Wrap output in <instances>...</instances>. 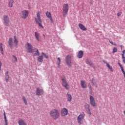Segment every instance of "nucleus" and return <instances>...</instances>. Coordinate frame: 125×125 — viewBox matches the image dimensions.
<instances>
[{
  "mask_svg": "<svg viewBox=\"0 0 125 125\" xmlns=\"http://www.w3.org/2000/svg\"><path fill=\"white\" fill-rule=\"evenodd\" d=\"M85 115L83 114H80L77 117V123L79 124V125H83V119H84V116Z\"/></svg>",
  "mask_w": 125,
  "mask_h": 125,
  "instance_id": "nucleus-7",
  "label": "nucleus"
},
{
  "mask_svg": "<svg viewBox=\"0 0 125 125\" xmlns=\"http://www.w3.org/2000/svg\"><path fill=\"white\" fill-rule=\"evenodd\" d=\"M14 42L15 45H18V43H19V41L16 36H14Z\"/></svg>",
  "mask_w": 125,
  "mask_h": 125,
  "instance_id": "nucleus-18",
  "label": "nucleus"
},
{
  "mask_svg": "<svg viewBox=\"0 0 125 125\" xmlns=\"http://www.w3.org/2000/svg\"><path fill=\"white\" fill-rule=\"evenodd\" d=\"M29 15V11L28 10H22L21 11L20 13V16L21 19H27L28 18V16Z\"/></svg>",
  "mask_w": 125,
  "mask_h": 125,
  "instance_id": "nucleus-3",
  "label": "nucleus"
},
{
  "mask_svg": "<svg viewBox=\"0 0 125 125\" xmlns=\"http://www.w3.org/2000/svg\"><path fill=\"white\" fill-rule=\"evenodd\" d=\"M35 38L37 40V41H40V34L38 33V32H35Z\"/></svg>",
  "mask_w": 125,
  "mask_h": 125,
  "instance_id": "nucleus-27",
  "label": "nucleus"
},
{
  "mask_svg": "<svg viewBox=\"0 0 125 125\" xmlns=\"http://www.w3.org/2000/svg\"><path fill=\"white\" fill-rule=\"evenodd\" d=\"M85 108L86 109V111L89 110L90 109H89L90 105L88 104H85L84 105Z\"/></svg>",
  "mask_w": 125,
  "mask_h": 125,
  "instance_id": "nucleus-33",
  "label": "nucleus"
},
{
  "mask_svg": "<svg viewBox=\"0 0 125 125\" xmlns=\"http://www.w3.org/2000/svg\"><path fill=\"white\" fill-rule=\"evenodd\" d=\"M69 10V5L67 3L63 4L62 9V15L63 17H66L67 14H68V11Z\"/></svg>",
  "mask_w": 125,
  "mask_h": 125,
  "instance_id": "nucleus-5",
  "label": "nucleus"
},
{
  "mask_svg": "<svg viewBox=\"0 0 125 125\" xmlns=\"http://www.w3.org/2000/svg\"><path fill=\"white\" fill-rule=\"evenodd\" d=\"M45 14L48 18L51 20V21H52V17L51 16V14L50 12L47 11L45 13Z\"/></svg>",
  "mask_w": 125,
  "mask_h": 125,
  "instance_id": "nucleus-21",
  "label": "nucleus"
},
{
  "mask_svg": "<svg viewBox=\"0 0 125 125\" xmlns=\"http://www.w3.org/2000/svg\"><path fill=\"white\" fill-rule=\"evenodd\" d=\"M1 71V62H0V72Z\"/></svg>",
  "mask_w": 125,
  "mask_h": 125,
  "instance_id": "nucleus-44",
  "label": "nucleus"
},
{
  "mask_svg": "<svg viewBox=\"0 0 125 125\" xmlns=\"http://www.w3.org/2000/svg\"><path fill=\"white\" fill-rule=\"evenodd\" d=\"M83 51L82 50L79 51L77 54V57L79 59H81L83 58Z\"/></svg>",
  "mask_w": 125,
  "mask_h": 125,
  "instance_id": "nucleus-16",
  "label": "nucleus"
},
{
  "mask_svg": "<svg viewBox=\"0 0 125 125\" xmlns=\"http://www.w3.org/2000/svg\"><path fill=\"white\" fill-rule=\"evenodd\" d=\"M86 111L87 112L88 114L91 115V112H90V109H89L88 110H86Z\"/></svg>",
  "mask_w": 125,
  "mask_h": 125,
  "instance_id": "nucleus-39",
  "label": "nucleus"
},
{
  "mask_svg": "<svg viewBox=\"0 0 125 125\" xmlns=\"http://www.w3.org/2000/svg\"><path fill=\"white\" fill-rule=\"evenodd\" d=\"M49 114L53 120H57L60 116L59 111L56 109L51 110L49 112Z\"/></svg>",
  "mask_w": 125,
  "mask_h": 125,
  "instance_id": "nucleus-1",
  "label": "nucleus"
},
{
  "mask_svg": "<svg viewBox=\"0 0 125 125\" xmlns=\"http://www.w3.org/2000/svg\"><path fill=\"white\" fill-rule=\"evenodd\" d=\"M42 55L45 58H46V59H48L49 58V57L48 55H47L46 54L43 53V52H42Z\"/></svg>",
  "mask_w": 125,
  "mask_h": 125,
  "instance_id": "nucleus-30",
  "label": "nucleus"
},
{
  "mask_svg": "<svg viewBox=\"0 0 125 125\" xmlns=\"http://www.w3.org/2000/svg\"><path fill=\"white\" fill-rule=\"evenodd\" d=\"M38 61L39 62H42V61H43V56L42 55V56H39L38 57Z\"/></svg>",
  "mask_w": 125,
  "mask_h": 125,
  "instance_id": "nucleus-24",
  "label": "nucleus"
},
{
  "mask_svg": "<svg viewBox=\"0 0 125 125\" xmlns=\"http://www.w3.org/2000/svg\"><path fill=\"white\" fill-rule=\"evenodd\" d=\"M122 59H123V62H124V63H125V57H122Z\"/></svg>",
  "mask_w": 125,
  "mask_h": 125,
  "instance_id": "nucleus-41",
  "label": "nucleus"
},
{
  "mask_svg": "<svg viewBox=\"0 0 125 125\" xmlns=\"http://www.w3.org/2000/svg\"><path fill=\"white\" fill-rule=\"evenodd\" d=\"M36 94L40 96L43 94V90L42 89H40V88H37L36 89Z\"/></svg>",
  "mask_w": 125,
  "mask_h": 125,
  "instance_id": "nucleus-12",
  "label": "nucleus"
},
{
  "mask_svg": "<svg viewBox=\"0 0 125 125\" xmlns=\"http://www.w3.org/2000/svg\"><path fill=\"white\" fill-rule=\"evenodd\" d=\"M8 44L10 48H11V49H13L14 46V44H13V39H12V38H9L8 41Z\"/></svg>",
  "mask_w": 125,
  "mask_h": 125,
  "instance_id": "nucleus-13",
  "label": "nucleus"
},
{
  "mask_svg": "<svg viewBox=\"0 0 125 125\" xmlns=\"http://www.w3.org/2000/svg\"><path fill=\"white\" fill-rule=\"evenodd\" d=\"M35 21L36 24H38L39 27L43 29V26L42 24V19H41V13L40 12H38L37 14V18H35Z\"/></svg>",
  "mask_w": 125,
  "mask_h": 125,
  "instance_id": "nucleus-2",
  "label": "nucleus"
},
{
  "mask_svg": "<svg viewBox=\"0 0 125 125\" xmlns=\"http://www.w3.org/2000/svg\"><path fill=\"white\" fill-rule=\"evenodd\" d=\"M118 52V48L114 47L112 50V53H116Z\"/></svg>",
  "mask_w": 125,
  "mask_h": 125,
  "instance_id": "nucleus-32",
  "label": "nucleus"
},
{
  "mask_svg": "<svg viewBox=\"0 0 125 125\" xmlns=\"http://www.w3.org/2000/svg\"><path fill=\"white\" fill-rule=\"evenodd\" d=\"M58 61L59 62H58V66H60V63L61 62V60L60 59V58H58Z\"/></svg>",
  "mask_w": 125,
  "mask_h": 125,
  "instance_id": "nucleus-35",
  "label": "nucleus"
},
{
  "mask_svg": "<svg viewBox=\"0 0 125 125\" xmlns=\"http://www.w3.org/2000/svg\"><path fill=\"white\" fill-rule=\"evenodd\" d=\"M19 125H27L26 122L24 120L21 119L18 121Z\"/></svg>",
  "mask_w": 125,
  "mask_h": 125,
  "instance_id": "nucleus-17",
  "label": "nucleus"
},
{
  "mask_svg": "<svg viewBox=\"0 0 125 125\" xmlns=\"http://www.w3.org/2000/svg\"><path fill=\"white\" fill-rule=\"evenodd\" d=\"M120 46L121 47V49H123V45H121Z\"/></svg>",
  "mask_w": 125,
  "mask_h": 125,
  "instance_id": "nucleus-45",
  "label": "nucleus"
},
{
  "mask_svg": "<svg viewBox=\"0 0 125 125\" xmlns=\"http://www.w3.org/2000/svg\"><path fill=\"white\" fill-rule=\"evenodd\" d=\"M3 23L5 25V26H7L8 27L9 26V17L7 15H4L3 17Z\"/></svg>",
  "mask_w": 125,
  "mask_h": 125,
  "instance_id": "nucleus-10",
  "label": "nucleus"
},
{
  "mask_svg": "<svg viewBox=\"0 0 125 125\" xmlns=\"http://www.w3.org/2000/svg\"><path fill=\"white\" fill-rule=\"evenodd\" d=\"M5 79L6 83H8V81H9V75H8V71H7V73H5Z\"/></svg>",
  "mask_w": 125,
  "mask_h": 125,
  "instance_id": "nucleus-23",
  "label": "nucleus"
},
{
  "mask_svg": "<svg viewBox=\"0 0 125 125\" xmlns=\"http://www.w3.org/2000/svg\"><path fill=\"white\" fill-rule=\"evenodd\" d=\"M1 54H3V49H0Z\"/></svg>",
  "mask_w": 125,
  "mask_h": 125,
  "instance_id": "nucleus-43",
  "label": "nucleus"
},
{
  "mask_svg": "<svg viewBox=\"0 0 125 125\" xmlns=\"http://www.w3.org/2000/svg\"><path fill=\"white\" fill-rule=\"evenodd\" d=\"M103 62L104 63V64H106V67H108V68L109 69V70H110V71L111 72H114V69H113V67L111 66L110 64L107 63V62L105 61H103Z\"/></svg>",
  "mask_w": 125,
  "mask_h": 125,
  "instance_id": "nucleus-14",
  "label": "nucleus"
},
{
  "mask_svg": "<svg viewBox=\"0 0 125 125\" xmlns=\"http://www.w3.org/2000/svg\"><path fill=\"white\" fill-rule=\"evenodd\" d=\"M25 48L28 53H33V52H34V50H33V46L29 42L26 43Z\"/></svg>",
  "mask_w": 125,
  "mask_h": 125,
  "instance_id": "nucleus-6",
  "label": "nucleus"
},
{
  "mask_svg": "<svg viewBox=\"0 0 125 125\" xmlns=\"http://www.w3.org/2000/svg\"><path fill=\"white\" fill-rule=\"evenodd\" d=\"M22 99L23 100V102L25 104V105H28V103H27V100L26 99V98L24 96L22 97Z\"/></svg>",
  "mask_w": 125,
  "mask_h": 125,
  "instance_id": "nucleus-34",
  "label": "nucleus"
},
{
  "mask_svg": "<svg viewBox=\"0 0 125 125\" xmlns=\"http://www.w3.org/2000/svg\"><path fill=\"white\" fill-rule=\"evenodd\" d=\"M4 119L5 120V125H8L7 119L6 118V115H5V111H4Z\"/></svg>",
  "mask_w": 125,
  "mask_h": 125,
  "instance_id": "nucleus-26",
  "label": "nucleus"
},
{
  "mask_svg": "<svg viewBox=\"0 0 125 125\" xmlns=\"http://www.w3.org/2000/svg\"><path fill=\"white\" fill-rule=\"evenodd\" d=\"M79 27L81 30H82L83 31H86L87 30L86 28H85V26H84V25H83V24L79 23Z\"/></svg>",
  "mask_w": 125,
  "mask_h": 125,
  "instance_id": "nucleus-20",
  "label": "nucleus"
},
{
  "mask_svg": "<svg viewBox=\"0 0 125 125\" xmlns=\"http://www.w3.org/2000/svg\"><path fill=\"white\" fill-rule=\"evenodd\" d=\"M86 63L87 64V65H89V66H92L93 65L92 62L89 61V60H86Z\"/></svg>",
  "mask_w": 125,
  "mask_h": 125,
  "instance_id": "nucleus-28",
  "label": "nucleus"
},
{
  "mask_svg": "<svg viewBox=\"0 0 125 125\" xmlns=\"http://www.w3.org/2000/svg\"><path fill=\"white\" fill-rule=\"evenodd\" d=\"M81 85L82 88H86L87 87V83H86V82L84 80L81 81Z\"/></svg>",
  "mask_w": 125,
  "mask_h": 125,
  "instance_id": "nucleus-15",
  "label": "nucleus"
},
{
  "mask_svg": "<svg viewBox=\"0 0 125 125\" xmlns=\"http://www.w3.org/2000/svg\"><path fill=\"white\" fill-rule=\"evenodd\" d=\"M13 58L12 59V61L14 63H15L16 62H17L18 60H17V58L16 57V56H14V55H12Z\"/></svg>",
  "mask_w": 125,
  "mask_h": 125,
  "instance_id": "nucleus-29",
  "label": "nucleus"
},
{
  "mask_svg": "<svg viewBox=\"0 0 125 125\" xmlns=\"http://www.w3.org/2000/svg\"><path fill=\"white\" fill-rule=\"evenodd\" d=\"M89 97L90 103L91 105L93 107H95V106H96V103H95V99H94V97H93V96L91 95H90Z\"/></svg>",
  "mask_w": 125,
  "mask_h": 125,
  "instance_id": "nucleus-11",
  "label": "nucleus"
},
{
  "mask_svg": "<svg viewBox=\"0 0 125 125\" xmlns=\"http://www.w3.org/2000/svg\"><path fill=\"white\" fill-rule=\"evenodd\" d=\"M62 85L66 89H69V84L67 83V80H66V77L65 76H62Z\"/></svg>",
  "mask_w": 125,
  "mask_h": 125,
  "instance_id": "nucleus-4",
  "label": "nucleus"
},
{
  "mask_svg": "<svg viewBox=\"0 0 125 125\" xmlns=\"http://www.w3.org/2000/svg\"><path fill=\"white\" fill-rule=\"evenodd\" d=\"M13 2H14V0H8V6H9V7H12L13 6Z\"/></svg>",
  "mask_w": 125,
  "mask_h": 125,
  "instance_id": "nucleus-22",
  "label": "nucleus"
},
{
  "mask_svg": "<svg viewBox=\"0 0 125 125\" xmlns=\"http://www.w3.org/2000/svg\"><path fill=\"white\" fill-rule=\"evenodd\" d=\"M72 58L71 56L67 55L65 57V62L67 64V65L68 66V67H72Z\"/></svg>",
  "mask_w": 125,
  "mask_h": 125,
  "instance_id": "nucleus-8",
  "label": "nucleus"
},
{
  "mask_svg": "<svg viewBox=\"0 0 125 125\" xmlns=\"http://www.w3.org/2000/svg\"><path fill=\"white\" fill-rule=\"evenodd\" d=\"M67 97V100L68 102H71L72 101V95L71 94H69V93H67L66 95Z\"/></svg>",
  "mask_w": 125,
  "mask_h": 125,
  "instance_id": "nucleus-19",
  "label": "nucleus"
},
{
  "mask_svg": "<svg viewBox=\"0 0 125 125\" xmlns=\"http://www.w3.org/2000/svg\"><path fill=\"white\" fill-rule=\"evenodd\" d=\"M122 13L121 12H119L117 13V16L120 17L121 15H122Z\"/></svg>",
  "mask_w": 125,
  "mask_h": 125,
  "instance_id": "nucleus-38",
  "label": "nucleus"
},
{
  "mask_svg": "<svg viewBox=\"0 0 125 125\" xmlns=\"http://www.w3.org/2000/svg\"><path fill=\"white\" fill-rule=\"evenodd\" d=\"M88 86H89V89H90V90L91 91H92V87H91V85H90V84H89Z\"/></svg>",
  "mask_w": 125,
  "mask_h": 125,
  "instance_id": "nucleus-37",
  "label": "nucleus"
},
{
  "mask_svg": "<svg viewBox=\"0 0 125 125\" xmlns=\"http://www.w3.org/2000/svg\"><path fill=\"white\" fill-rule=\"evenodd\" d=\"M91 82L92 83V85H94V86H95V87H97V83H96V81L92 79L91 80Z\"/></svg>",
  "mask_w": 125,
  "mask_h": 125,
  "instance_id": "nucleus-25",
  "label": "nucleus"
},
{
  "mask_svg": "<svg viewBox=\"0 0 125 125\" xmlns=\"http://www.w3.org/2000/svg\"><path fill=\"white\" fill-rule=\"evenodd\" d=\"M40 55V53L39 52V50L38 49H36L35 50V53L34 54V56H39Z\"/></svg>",
  "mask_w": 125,
  "mask_h": 125,
  "instance_id": "nucleus-31",
  "label": "nucleus"
},
{
  "mask_svg": "<svg viewBox=\"0 0 125 125\" xmlns=\"http://www.w3.org/2000/svg\"><path fill=\"white\" fill-rule=\"evenodd\" d=\"M69 114V110H68V109L63 107L61 109V116L62 117H65V116H67Z\"/></svg>",
  "mask_w": 125,
  "mask_h": 125,
  "instance_id": "nucleus-9",
  "label": "nucleus"
},
{
  "mask_svg": "<svg viewBox=\"0 0 125 125\" xmlns=\"http://www.w3.org/2000/svg\"><path fill=\"white\" fill-rule=\"evenodd\" d=\"M0 49H3V48H2V43H0Z\"/></svg>",
  "mask_w": 125,
  "mask_h": 125,
  "instance_id": "nucleus-42",
  "label": "nucleus"
},
{
  "mask_svg": "<svg viewBox=\"0 0 125 125\" xmlns=\"http://www.w3.org/2000/svg\"><path fill=\"white\" fill-rule=\"evenodd\" d=\"M109 42L110 43L113 44V45H117V44H114V42H111L110 40H109Z\"/></svg>",
  "mask_w": 125,
  "mask_h": 125,
  "instance_id": "nucleus-40",
  "label": "nucleus"
},
{
  "mask_svg": "<svg viewBox=\"0 0 125 125\" xmlns=\"http://www.w3.org/2000/svg\"><path fill=\"white\" fill-rule=\"evenodd\" d=\"M125 50H124L122 52V57H125Z\"/></svg>",
  "mask_w": 125,
  "mask_h": 125,
  "instance_id": "nucleus-36",
  "label": "nucleus"
}]
</instances>
